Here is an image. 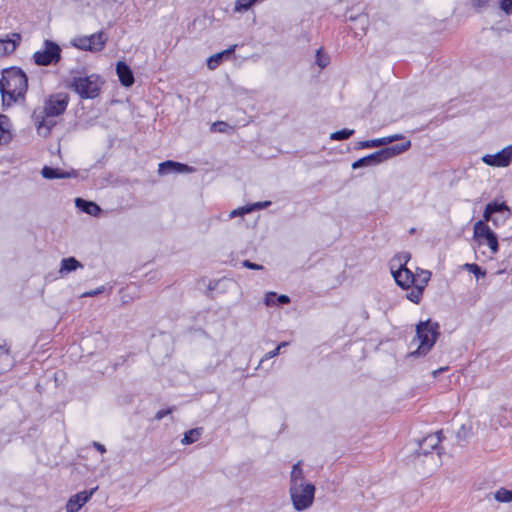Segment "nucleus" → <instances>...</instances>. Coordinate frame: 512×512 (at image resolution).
Returning <instances> with one entry per match:
<instances>
[{
  "label": "nucleus",
  "mask_w": 512,
  "mask_h": 512,
  "mask_svg": "<svg viewBox=\"0 0 512 512\" xmlns=\"http://www.w3.org/2000/svg\"><path fill=\"white\" fill-rule=\"evenodd\" d=\"M28 88V78L18 67L4 69L0 79V92L3 105L11 106L23 99Z\"/></svg>",
  "instance_id": "f257e3e1"
},
{
  "label": "nucleus",
  "mask_w": 512,
  "mask_h": 512,
  "mask_svg": "<svg viewBox=\"0 0 512 512\" xmlns=\"http://www.w3.org/2000/svg\"><path fill=\"white\" fill-rule=\"evenodd\" d=\"M439 329V324L437 322H432L430 319L420 321L416 325V334L420 344L417 350L411 353V356L427 354L434 346L440 335Z\"/></svg>",
  "instance_id": "f03ea898"
},
{
  "label": "nucleus",
  "mask_w": 512,
  "mask_h": 512,
  "mask_svg": "<svg viewBox=\"0 0 512 512\" xmlns=\"http://www.w3.org/2000/svg\"><path fill=\"white\" fill-rule=\"evenodd\" d=\"M289 492L294 509L303 511L308 509L313 503L315 486L306 482L290 485Z\"/></svg>",
  "instance_id": "7ed1b4c3"
},
{
  "label": "nucleus",
  "mask_w": 512,
  "mask_h": 512,
  "mask_svg": "<svg viewBox=\"0 0 512 512\" xmlns=\"http://www.w3.org/2000/svg\"><path fill=\"white\" fill-rule=\"evenodd\" d=\"M70 86L83 99H94L100 93L99 77L96 75L73 77Z\"/></svg>",
  "instance_id": "20e7f679"
},
{
  "label": "nucleus",
  "mask_w": 512,
  "mask_h": 512,
  "mask_svg": "<svg viewBox=\"0 0 512 512\" xmlns=\"http://www.w3.org/2000/svg\"><path fill=\"white\" fill-rule=\"evenodd\" d=\"M61 59V48L60 46L51 41L45 40L43 43V49L36 51L33 54V61L38 66H49L56 64Z\"/></svg>",
  "instance_id": "39448f33"
},
{
  "label": "nucleus",
  "mask_w": 512,
  "mask_h": 512,
  "mask_svg": "<svg viewBox=\"0 0 512 512\" xmlns=\"http://www.w3.org/2000/svg\"><path fill=\"white\" fill-rule=\"evenodd\" d=\"M106 41L107 36L101 31L90 36L76 37L72 40L71 44L81 50L98 52L104 48Z\"/></svg>",
  "instance_id": "423d86ee"
},
{
  "label": "nucleus",
  "mask_w": 512,
  "mask_h": 512,
  "mask_svg": "<svg viewBox=\"0 0 512 512\" xmlns=\"http://www.w3.org/2000/svg\"><path fill=\"white\" fill-rule=\"evenodd\" d=\"M69 95L67 93H55L46 98L43 107V113L47 117H56L62 115L68 106Z\"/></svg>",
  "instance_id": "0eeeda50"
},
{
  "label": "nucleus",
  "mask_w": 512,
  "mask_h": 512,
  "mask_svg": "<svg viewBox=\"0 0 512 512\" xmlns=\"http://www.w3.org/2000/svg\"><path fill=\"white\" fill-rule=\"evenodd\" d=\"M474 237L484 239L493 254L498 252L499 245L497 236L484 221H477L474 224Z\"/></svg>",
  "instance_id": "6e6552de"
},
{
  "label": "nucleus",
  "mask_w": 512,
  "mask_h": 512,
  "mask_svg": "<svg viewBox=\"0 0 512 512\" xmlns=\"http://www.w3.org/2000/svg\"><path fill=\"white\" fill-rule=\"evenodd\" d=\"M482 161L489 166L507 167L512 161V145L506 146L496 154L484 155Z\"/></svg>",
  "instance_id": "1a4fd4ad"
},
{
  "label": "nucleus",
  "mask_w": 512,
  "mask_h": 512,
  "mask_svg": "<svg viewBox=\"0 0 512 512\" xmlns=\"http://www.w3.org/2000/svg\"><path fill=\"white\" fill-rule=\"evenodd\" d=\"M15 364L11 346L6 339H0V375L10 371Z\"/></svg>",
  "instance_id": "9d476101"
},
{
  "label": "nucleus",
  "mask_w": 512,
  "mask_h": 512,
  "mask_svg": "<svg viewBox=\"0 0 512 512\" xmlns=\"http://www.w3.org/2000/svg\"><path fill=\"white\" fill-rule=\"evenodd\" d=\"M98 487H94L90 490L81 491L69 498L66 504L67 512H78L83 505H85Z\"/></svg>",
  "instance_id": "9b49d317"
},
{
  "label": "nucleus",
  "mask_w": 512,
  "mask_h": 512,
  "mask_svg": "<svg viewBox=\"0 0 512 512\" xmlns=\"http://www.w3.org/2000/svg\"><path fill=\"white\" fill-rule=\"evenodd\" d=\"M32 118L36 124L38 134L47 137L56 122L52 117H47L43 111L37 112L36 110L32 114Z\"/></svg>",
  "instance_id": "f8f14e48"
},
{
  "label": "nucleus",
  "mask_w": 512,
  "mask_h": 512,
  "mask_svg": "<svg viewBox=\"0 0 512 512\" xmlns=\"http://www.w3.org/2000/svg\"><path fill=\"white\" fill-rule=\"evenodd\" d=\"M193 171V168L179 162H175L172 160H167L159 164L158 166V174L160 176L171 174V173H190Z\"/></svg>",
  "instance_id": "ddd939ff"
},
{
  "label": "nucleus",
  "mask_w": 512,
  "mask_h": 512,
  "mask_svg": "<svg viewBox=\"0 0 512 512\" xmlns=\"http://www.w3.org/2000/svg\"><path fill=\"white\" fill-rule=\"evenodd\" d=\"M391 273H392L396 283L400 287H402L404 289H408L412 285H414V282H415L414 273H412V271L409 270L407 267L397 268L396 270H391Z\"/></svg>",
  "instance_id": "4468645a"
},
{
  "label": "nucleus",
  "mask_w": 512,
  "mask_h": 512,
  "mask_svg": "<svg viewBox=\"0 0 512 512\" xmlns=\"http://www.w3.org/2000/svg\"><path fill=\"white\" fill-rule=\"evenodd\" d=\"M442 441V431H437L430 434L419 441V454L427 455L432 450L436 449Z\"/></svg>",
  "instance_id": "2eb2a0df"
},
{
  "label": "nucleus",
  "mask_w": 512,
  "mask_h": 512,
  "mask_svg": "<svg viewBox=\"0 0 512 512\" xmlns=\"http://www.w3.org/2000/svg\"><path fill=\"white\" fill-rule=\"evenodd\" d=\"M21 35L19 33H12L11 37L0 39V57L12 54L17 46L20 44Z\"/></svg>",
  "instance_id": "dca6fc26"
},
{
  "label": "nucleus",
  "mask_w": 512,
  "mask_h": 512,
  "mask_svg": "<svg viewBox=\"0 0 512 512\" xmlns=\"http://www.w3.org/2000/svg\"><path fill=\"white\" fill-rule=\"evenodd\" d=\"M116 73L118 75L121 85L130 87L134 84V75L131 68L123 61L116 64Z\"/></svg>",
  "instance_id": "f3484780"
},
{
  "label": "nucleus",
  "mask_w": 512,
  "mask_h": 512,
  "mask_svg": "<svg viewBox=\"0 0 512 512\" xmlns=\"http://www.w3.org/2000/svg\"><path fill=\"white\" fill-rule=\"evenodd\" d=\"M384 159H382V154L380 150L371 153L365 157H362L355 162L352 163L353 169H358L362 167L376 166L380 163H383Z\"/></svg>",
  "instance_id": "a211bd4d"
},
{
  "label": "nucleus",
  "mask_w": 512,
  "mask_h": 512,
  "mask_svg": "<svg viewBox=\"0 0 512 512\" xmlns=\"http://www.w3.org/2000/svg\"><path fill=\"white\" fill-rule=\"evenodd\" d=\"M410 147H411L410 140H407L401 144H396V145L385 147L380 150V152L382 154V159H384V162H385V161L407 151Z\"/></svg>",
  "instance_id": "6ab92c4d"
},
{
  "label": "nucleus",
  "mask_w": 512,
  "mask_h": 512,
  "mask_svg": "<svg viewBox=\"0 0 512 512\" xmlns=\"http://www.w3.org/2000/svg\"><path fill=\"white\" fill-rule=\"evenodd\" d=\"M41 174L46 179H64L70 177H76L77 173L72 170L70 172L62 171L58 168H53L49 166H44Z\"/></svg>",
  "instance_id": "aec40b11"
},
{
  "label": "nucleus",
  "mask_w": 512,
  "mask_h": 512,
  "mask_svg": "<svg viewBox=\"0 0 512 512\" xmlns=\"http://www.w3.org/2000/svg\"><path fill=\"white\" fill-rule=\"evenodd\" d=\"M236 45H232L226 50H223L222 52L216 53L211 55L207 59V66L210 70L216 69L223 59L229 58L235 51Z\"/></svg>",
  "instance_id": "412c9836"
},
{
  "label": "nucleus",
  "mask_w": 512,
  "mask_h": 512,
  "mask_svg": "<svg viewBox=\"0 0 512 512\" xmlns=\"http://www.w3.org/2000/svg\"><path fill=\"white\" fill-rule=\"evenodd\" d=\"M11 123L6 115H0V145L8 144L12 139Z\"/></svg>",
  "instance_id": "4be33fe9"
},
{
  "label": "nucleus",
  "mask_w": 512,
  "mask_h": 512,
  "mask_svg": "<svg viewBox=\"0 0 512 512\" xmlns=\"http://www.w3.org/2000/svg\"><path fill=\"white\" fill-rule=\"evenodd\" d=\"M75 205L81 211L92 216L98 215L101 211L100 207L95 202L87 201L82 198H76Z\"/></svg>",
  "instance_id": "5701e85b"
},
{
  "label": "nucleus",
  "mask_w": 512,
  "mask_h": 512,
  "mask_svg": "<svg viewBox=\"0 0 512 512\" xmlns=\"http://www.w3.org/2000/svg\"><path fill=\"white\" fill-rule=\"evenodd\" d=\"M203 432V428H193L189 431L185 432L184 437L181 440V443L184 445L192 444L199 440Z\"/></svg>",
  "instance_id": "b1692460"
},
{
  "label": "nucleus",
  "mask_w": 512,
  "mask_h": 512,
  "mask_svg": "<svg viewBox=\"0 0 512 512\" xmlns=\"http://www.w3.org/2000/svg\"><path fill=\"white\" fill-rule=\"evenodd\" d=\"M299 483H305L304 474L300 462L293 465L290 475V485H297Z\"/></svg>",
  "instance_id": "393cba45"
},
{
  "label": "nucleus",
  "mask_w": 512,
  "mask_h": 512,
  "mask_svg": "<svg viewBox=\"0 0 512 512\" xmlns=\"http://www.w3.org/2000/svg\"><path fill=\"white\" fill-rule=\"evenodd\" d=\"M414 276H415L414 286L416 285V286L424 289L431 278V272L428 270L419 269L414 274Z\"/></svg>",
  "instance_id": "a878e982"
},
{
  "label": "nucleus",
  "mask_w": 512,
  "mask_h": 512,
  "mask_svg": "<svg viewBox=\"0 0 512 512\" xmlns=\"http://www.w3.org/2000/svg\"><path fill=\"white\" fill-rule=\"evenodd\" d=\"M82 267V264L74 257L64 258L61 261V272H72L77 268Z\"/></svg>",
  "instance_id": "bb28decb"
},
{
  "label": "nucleus",
  "mask_w": 512,
  "mask_h": 512,
  "mask_svg": "<svg viewBox=\"0 0 512 512\" xmlns=\"http://www.w3.org/2000/svg\"><path fill=\"white\" fill-rule=\"evenodd\" d=\"M411 255L408 252H402L395 256L392 259L391 263V270H394V268L397 266L398 268H404L406 267L408 261L410 260Z\"/></svg>",
  "instance_id": "cd10ccee"
},
{
  "label": "nucleus",
  "mask_w": 512,
  "mask_h": 512,
  "mask_svg": "<svg viewBox=\"0 0 512 512\" xmlns=\"http://www.w3.org/2000/svg\"><path fill=\"white\" fill-rule=\"evenodd\" d=\"M381 146H385V141L383 140V138L360 141L357 143L356 148L357 149H365V148L381 147Z\"/></svg>",
  "instance_id": "c85d7f7f"
},
{
  "label": "nucleus",
  "mask_w": 512,
  "mask_h": 512,
  "mask_svg": "<svg viewBox=\"0 0 512 512\" xmlns=\"http://www.w3.org/2000/svg\"><path fill=\"white\" fill-rule=\"evenodd\" d=\"M494 498L496 501L502 502V503L511 502L512 501V490L500 488L495 492Z\"/></svg>",
  "instance_id": "c756f323"
},
{
  "label": "nucleus",
  "mask_w": 512,
  "mask_h": 512,
  "mask_svg": "<svg viewBox=\"0 0 512 512\" xmlns=\"http://www.w3.org/2000/svg\"><path fill=\"white\" fill-rule=\"evenodd\" d=\"M354 134V130L353 129H342V130H339V131H336V132H333L331 135H330V139L331 140H335V141H342V140H346L348 139L349 137H351L352 135Z\"/></svg>",
  "instance_id": "7c9ffc66"
},
{
  "label": "nucleus",
  "mask_w": 512,
  "mask_h": 512,
  "mask_svg": "<svg viewBox=\"0 0 512 512\" xmlns=\"http://www.w3.org/2000/svg\"><path fill=\"white\" fill-rule=\"evenodd\" d=\"M424 289L418 286H414V288L407 294V298L415 303L418 304L422 298Z\"/></svg>",
  "instance_id": "2f4dec72"
},
{
  "label": "nucleus",
  "mask_w": 512,
  "mask_h": 512,
  "mask_svg": "<svg viewBox=\"0 0 512 512\" xmlns=\"http://www.w3.org/2000/svg\"><path fill=\"white\" fill-rule=\"evenodd\" d=\"M255 4V0H236L234 11L242 12L249 10Z\"/></svg>",
  "instance_id": "473e14b6"
},
{
  "label": "nucleus",
  "mask_w": 512,
  "mask_h": 512,
  "mask_svg": "<svg viewBox=\"0 0 512 512\" xmlns=\"http://www.w3.org/2000/svg\"><path fill=\"white\" fill-rule=\"evenodd\" d=\"M489 208H491V211L493 214L495 213H502V214H509V209L505 203H497V202H490L487 204Z\"/></svg>",
  "instance_id": "72a5a7b5"
},
{
  "label": "nucleus",
  "mask_w": 512,
  "mask_h": 512,
  "mask_svg": "<svg viewBox=\"0 0 512 512\" xmlns=\"http://www.w3.org/2000/svg\"><path fill=\"white\" fill-rule=\"evenodd\" d=\"M465 268L469 272L473 273L476 277L485 275V272L477 264H474V263L473 264H465Z\"/></svg>",
  "instance_id": "f704fd0d"
},
{
  "label": "nucleus",
  "mask_w": 512,
  "mask_h": 512,
  "mask_svg": "<svg viewBox=\"0 0 512 512\" xmlns=\"http://www.w3.org/2000/svg\"><path fill=\"white\" fill-rule=\"evenodd\" d=\"M316 63L321 68H325L329 63L328 57L322 54L321 50L316 52Z\"/></svg>",
  "instance_id": "c9c22d12"
},
{
  "label": "nucleus",
  "mask_w": 512,
  "mask_h": 512,
  "mask_svg": "<svg viewBox=\"0 0 512 512\" xmlns=\"http://www.w3.org/2000/svg\"><path fill=\"white\" fill-rule=\"evenodd\" d=\"M493 212L491 211V208L488 207V205H486L485 209H484V212H483V218H484V223L485 222H492L494 225L496 224L497 222V219L493 216Z\"/></svg>",
  "instance_id": "e433bc0d"
},
{
  "label": "nucleus",
  "mask_w": 512,
  "mask_h": 512,
  "mask_svg": "<svg viewBox=\"0 0 512 512\" xmlns=\"http://www.w3.org/2000/svg\"><path fill=\"white\" fill-rule=\"evenodd\" d=\"M251 211H252V207H250V206L240 207L238 209H235V210L231 211L230 218H234V217L239 216V215H244V214L249 213Z\"/></svg>",
  "instance_id": "4c0bfd02"
},
{
  "label": "nucleus",
  "mask_w": 512,
  "mask_h": 512,
  "mask_svg": "<svg viewBox=\"0 0 512 512\" xmlns=\"http://www.w3.org/2000/svg\"><path fill=\"white\" fill-rule=\"evenodd\" d=\"M500 7L505 13L510 14L512 12V0H501Z\"/></svg>",
  "instance_id": "58836bf2"
},
{
  "label": "nucleus",
  "mask_w": 512,
  "mask_h": 512,
  "mask_svg": "<svg viewBox=\"0 0 512 512\" xmlns=\"http://www.w3.org/2000/svg\"><path fill=\"white\" fill-rule=\"evenodd\" d=\"M280 353V347H276L274 350L266 353L264 357L261 359L260 363L264 362L265 360H268L270 358L278 356Z\"/></svg>",
  "instance_id": "ea45409f"
},
{
  "label": "nucleus",
  "mask_w": 512,
  "mask_h": 512,
  "mask_svg": "<svg viewBox=\"0 0 512 512\" xmlns=\"http://www.w3.org/2000/svg\"><path fill=\"white\" fill-rule=\"evenodd\" d=\"M276 293L274 292H270V293H267L266 294V297H265V304L267 306H271V305H275V298H276Z\"/></svg>",
  "instance_id": "a19ab883"
},
{
  "label": "nucleus",
  "mask_w": 512,
  "mask_h": 512,
  "mask_svg": "<svg viewBox=\"0 0 512 512\" xmlns=\"http://www.w3.org/2000/svg\"><path fill=\"white\" fill-rule=\"evenodd\" d=\"M243 266L248 268V269H253V270H261V269H263L262 265L250 262L249 260L243 261Z\"/></svg>",
  "instance_id": "79ce46f5"
},
{
  "label": "nucleus",
  "mask_w": 512,
  "mask_h": 512,
  "mask_svg": "<svg viewBox=\"0 0 512 512\" xmlns=\"http://www.w3.org/2000/svg\"><path fill=\"white\" fill-rule=\"evenodd\" d=\"M383 140L385 141V146L394 142V141H397V140H400L403 138L402 135L400 134H395V135H391V136H387V137H382Z\"/></svg>",
  "instance_id": "37998d69"
},
{
  "label": "nucleus",
  "mask_w": 512,
  "mask_h": 512,
  "mask_svg": "<svg viewBox=\"0 0 512 512\" xmlns=\"http://www.w3.org/2000/svg\"><path fill=\"white\" fill-rule=\"evenodd\" d=\"M172 411H173V409H172V408L159 410V411L156 413V415H155V419H156V420H161V419H163L165 416H167L168 414H170Z\"/></svg>",
  "instance_id": "c03bdc74"
},
{
  "label": "nucleus",
  "mask_w": 512,
  "mask_h": 512,
  "mask_svg": "<svg viewBox=\"0 0 512 512\" xmlns=\"http://www.w3.org/2000/svg\"><path fill=\"white\" fill-rule=\"evenodd\" d=\"M270 203H271L270 201L257 202V203H254V204L250 205V207H252V211H253V210H256V209L265 208V207L269 206Z\"/></svg>",
  "instance_id": "a18cd8bd"
},
{
  "label": "nucleus",
  "mask_w": 512,
  "mask_h": 512,
  "mask_svg": "<svg viewBox=\"0 0 512 512\" xmlns=\"http://www.w3.org/2000/svg\"><path fill=\"white\" fill-rule=\"evenodd\" d=\"M103 289H104L103 287L97 288L96 290L85 292L82 296L83 297H92V296H95V295H97L99 293H102Z\"/></svg>",
  "instance_id": "49530a36"
},
{
  "label": "nucleus",
  "mask_w": 512,
  "mask_h": 512,
  "mask_svg": "<svg viewBox=\"0 0 512 512\" xmlns=\"http://www.w3.org/2000/svg\"><path fill=\"white\" fill-rule=\"evenodd\" d=\"M93 447L98 450L100 453H105L106 452V448L103 444L99 443V442H96L94 441L93 442Z\"/></svg>",
  "instance_id": "de8ad7c7"
},
{
  "label": "nucleus",
  "mask_w": 512,
  "mask_h": 512,
  "mask_svg": "<svg viewBox=\"0 0 512 512\" xmlns=\"http://www.w3.org/2000/svg\"><path fill=\"white\" fill-rule=\"evenodd\" d=\"M277 302L279 304H287L290 302V298L287 295H280L277 297Z\"/></svg>",
  "instance_id": "09e8293b"
},
{
  "label": "nucleus",
  "mask_w": 512,
  "mask_h": 512,
  "mask_svg": "<svg viewBox=\"0 0 512 512\" xmlns=\"http://www.w3.org/2000/svg\"><path fill=\"white\" fill-rule=\"evenodd\" d=\"M489 0H473V4L477 7H485Z\"/></svg>",
  "instance_id": "8fccbe9b"
},
{
  "label": "nucleus",
  "mask_w": 512,
  "mask_h": 512,
  "mask_svg": "<svg viewBox=\"0 0 512 512\" xmlns=\"http://www.w3.org/2000/svg\"><path fill=\"white\" fill-rule=\"evenodd\" d=\"M214 127H218V131L223 132L225 130V127H227V123L225 122H217L213 124Z\"/></svg>",
  "instance_id": "3c124183"
},
{
  "label": "nucleus",
  "mask_w": 512,
  "mask_h": 512,
  "mask_svg": "<svg viewBox=\"0 0 512 512\" xmlns=\"http://www.w3.org/2000/svg\"><path fill=\"white\" fill-rule=\"evenodd\" d=\"M446 369H447V368H440V369H438V370H435V371L433 372V376H434V377H435V376H437L438 374H440L441 372H443V371H444V370H446Z\"/></svg>",
  "instance_id": "603ef678"
},
{
  "label": "nucleus",
  "mask_w": 512,
  "mask_h": 512,
  "mask_svg": "<svg viewBox=\"0 0 512 512\" xmlns=\"http://www.w3.org/2000/svg\"><path fill=\"white\" fill-rule=\"evenodd\" d=\"M288 344H289L288 342H281L277 347H280V350H281L282 348H285L286 346H288Z\"/></svg>",
  "instance_id": "864d4df0"
},
{
  "label": "nucleus",
  "mask_w": 512,
  "mask_h": 512,
  "mask_svg": "<svg viewBox=\"0 0 512 512\" xmlns=\"http://www.w3.org/2000/svg\"><path fill=\"white\" fill-rule=\"evenodd\" d=\"M414 232H415V228H411V229H410V233L412 234V233H414Z\"/></svg>",
  "instance_id": "5fc2aeb1"
},
{
  "label": "nucleus",
  "mask_w": 512,
  "mask_h": 512,
  "mask_svg": "<svg viewBox=\"0 0 512 512\" xmlns=\"http://www.w3.org/2000/svg\"><path fill=\"white\" fill-rule=\"evenodd\" d=\"M363 317H368V312H365V314H363Z\"/></svg>",
  "instance_id": "6e6d98bb"
},
{
  "label": "nucleus",
  "mask_w": 512,
  "mask_h": 512,
  "mask_svg": "<svg viewBox=\"0 0 512 512\" xmlns=\"http://www.w3.org/2000/svg\"><path fill=\"white\" fill-rule=\"evenodd\" d=\"M363 317H368V312H365V314H363Z\"/></svg>",
  "instance_id": "4d7b16f0"
},
{
  "label": "nucleus",
  "mask_w": 512,
  "mask_h": 512,
  "mask_svg": "<svg viewBox=\"0 0 512 512\" xmlns=\"http://www.w3.org/2000/svg\"><path fill=\"white\" fill-rule=\"evenodd\" d=\"M258 0H255V3L257 2Z\"/></svg>",
  "instance_id": "13d9d810"
}]
</instances>
